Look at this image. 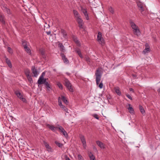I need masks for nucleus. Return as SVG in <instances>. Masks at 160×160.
<instances>
[{"instance_id": "obj_48", "label": "nucleus", "mask_w": 160, "mask_h": 160, "mask_svg": "<svg viewBox=\"0 0 160 160\" xmlns=\"http://www.w3.org/2000/svg\"><path fill=\"white\" fill-rule=\"evenodd\" d=\"M127 97L130 100H132V97L129 94H127L126 95Z\"/></svg>"}, {"instance_id": "obj_15", "label": "nucleus", "mask_w": 160, "mask_h": 160, "mask_svg": "<svg viewBox=\"0 0 160 160\" xmlns=\"http://www.w3.org/2000/svg\"><path fill=\"white\" fill-rule=\"evenodd\" d=\"M72 38L74 41L77 44V45L80 47L81 45L79 41L78 40L77 37L73 35L72 37Z\"/></svg>"}, {"instance_id": "obj_24", "label": "nucleus", "mask_w": 160, "mask_h": 160, "mask_svg": "<svg viewBox=\"0 0 160 160\" xmlns=\"http://www.w3.org/2000/svg\"><path fill=\"white\" fill-rule=\"evenodd\" d=\"M0 21L2 22V24H5V17L3 15H0Z\"/></svg>"}, {"instance_id": "obj_7", "label": "nucleus", "mask_w": 160, "mask_h": 160, "mask_svg": "<svg viewBox=\"0 0 160 160\" xmlns=\"http://www.w3.org/2000/svg\"><path fill=\"white\" fill-rule=\"evenodd\" d=\"M59 130V131L62 133L63 135H64L65 137H67L68 136V135L67 133V132L65 131L64 129L61 126H59L58 129Z\"/></svg>"}, {"instance_id": "obj_28", "label": "nucleus", "mask_w": 160, "mask_h": 160, "mask_svg": "<svg viewBox=\"0 0 160 160\" xmlns=\"http://www.w3.org/2000/svg\"><path fill=\"white\" fill-rule=\"evenodd\" d=\"M61 32L63 35V37L65 38H66L67 37V34L65 31L63 29L61 30Z\"/></svg>"}, {"instance_id": "obj_40", "label": "nucleus", "mask_w": 160, "mask_h": 160, "mask_svg": "<svg viewBox=\"0 0 160 160\" xmlns=\"http://www.w3.org/2000/svg\"><path fill=\"white\" fill-rule=\"evenodd\" d=\"M108 10L112 14H113L114 13V10L112 7H109L108 8Z\"/></svg>"}, {"instance_id": "obj_26", "label": "nucleus", "mask_w": 160, "mask_h": 160, "mask_svg": "<svg viewBox=\"0 0 160 160\" xmlns=\"http://www.w3.org/2000/svg\"><path fill=\"white\" fill-rule=\"evenodd\" d=\"M45 87L47 88V90L50 91L51 89V87L50 84L48 82H46L44 84Z\"/></svg>"}, {"instance_id": "obj_39", "label": "nucleus", "mask_w": 160, "mask_h": 160, "mask_svg": "<svg viewBox=\"0 0 160 160\" xmlns=\"http://www.w3.org/2000/svg\"><path fill=\"white\" fill-rule=\"evenodd\" d=\"M59 47L62 49V51L64 50V47L62 43H60L58 44Z\"/></svg>"}, {"instance_id": "obj_33", "label": "nucleus", "mask_w": 160, "mask_h": 160, "mask_svg": "<svg viewBox=\"0 0 160 160\" xmlns=\"http://www.w3.org/2000/svg\"><path fill=\"white\" fill-rule=\"evenodd\" d=\"M139 108L142 114H144L145 113V111L142 107V106L140 105H139Z\"/></svg>"}, {"instance_id": "obj_16", "label": "nucleus", "mask_w": 160, "mask_h": 160, "mask_svg": "<svg viewBox=\"0 0 160 160\" xmlns=\"http://www.w3.org/2000/svg\"><path fill=\"white\" fill-rule=\"evenodd\" d=\"M39 52L40 55L42 56V58L44 59H46V56L45 54V50L42 49H40L39 50Z\"/></svg>"}, {"instance_id": "obj_29", "label": "nucleus", "mask_w": 160, "mask_h": 160, "mask_svg": "<svg viewBox=\"0 0 160 160\" xmlns=\"http://www.w3.org/2000/svg\"><path fill=\"white\" fill-rule=\"evenodd\" d=\"M85 59L88 64L90 65L92 63V61L88 57H85Z\"/></svg>"}, {"instance_id": "obj_19", "label": "nucleus", "mask_w": 160, "mask_h": 160, "mask_svg": "<svg viewBox=\"0 0 160 160\" xmlns=\"http://www.w3.org/2000/svg\"><path fill=\"white\" fill-rule=\"evenodd\" d=\"M73 13L74 15L75 19L81 17L79 13L76 10H73Z\"/></svg>"}, {"instance_id": "obj_17", "label": "nucleus", "mask_w": 160, "mask_h": 160, "mask_svg": "<svg viewBox=\"0 0 160 160\" xmlns=\"http://www.w3.org/2000/svg\"><path fill=\"white\" fill-rule=\"evenodd\" d=\"M47 126L48 128L50 129L53 132H55L56 130L58 129V127H54L52 125H51L49 124L47 125Z\"/></svg>"}, {"instance_id": "obj_38", "label": "nucleus", "mask_w": 160, "mask_h": 160, "mask_svg": "<svg viewBox=\"0 0 160 160\" xmlns=\"http://www.w3.org/2000/svg\"><path fill=\"white\" fill-rule=\"evenodd\" d=\"M27 77L28 79V81L30 83H32L33 81L31 76L30 75L28 76H27Z\"/></svg>"}, {"instance_id": "obj_32", "label": "nucleus", "mask_w": 160, "mask_h": 160, "mask_svg": "<svg viewBox=\"0 0 160 160\" xmlns=\"http://www.w3.org/2000/svg\"><path fill=\"white\" fill-rule=\"evenodd\" d=\"M88 156L90 160H95V157L91 152L88 153Z\"/></svg>"}, {"instance_id": "obj_47", "label": "nucleus", "mask_w": 160, "mask_h": 160, "mask_svg": "<svg viewBox=\"0 0 160 160\" xmlns=\"http://www.w3.org/2000/svg\"><path fill=\"white\" fill-rule=\"evenodd\" d=\"M103 84H102V83L101 82L99 84V86H98V87L100 88H102L103 87Z\"/></svg>"}, {"instance_id": "obj_44", "label": "nucleus", "mask_w": 160, "mask_h": 160, "mask_svg": "<svg viewBox=\"0 0 160 160\" xmlns=\"http://www.w3.org/2000/svg\"><path fill=\"white\" fill-rule=\"evenodd\" d=\"M57 84L60 88L61 89H63V86L60 83H58Z\"/></svg>"}, {"instance_id": "obj_14", "label": "nucleus", "mask_w": 160, "mask_h": 160, "mask_svg": "<svg viewBox=\"0 0 160 160\" xmlns=\"http://www.w3.org/2000/svg\"><path fill=\"white\" fill-rule=\"evenodd\" d=\"M2 9L4 12H7L8 14H11L10 10L5 6H3L2 8Z\"/></svg>"}, {"instance_id": "obj_51", "label": "nucleus", "mask_w": 160, "mask_h": 160, "mask_svg": "<svg viewBox=\"0 0 160 160\" xmlns=\"http://www.w3.org/2000/svg\"><path fill=\"white\" fill-rule=\"evenodd\" d=\"M158 92L160 94V88L158 90Z\"/></svg>"}, {"instance_id": "obj_27", "label": "nucleus", "mask_w": 160, "mask_h": 160, "mask_svg": "<svg viewBox=\"0 0 160 160\" xmlns=\"http://www.w3.org/2000/svg\"><path fill=\"white\" fill-rule=\"evenodd\" d=\"M115 91L117 93V94L119 95L120 96L121 95V91L119 89V88L118 87H116L114 88Z\"/></svg>"}, {"instance_id": "obj_13", "label": "nucleus", "mask_w": 160, "mask_h": 160, "mask_svg": "<svg viewBox=\"0 0 160 160\" xmlns=\"http://www.w3.org/2000/svg\"><path fill=\"white\" fill-rule=\"evenodd\" d=\"M96 143L98 146L101 148L104 149L105 148V144L104 143L99 140L97 141Z\"/></svg>"}, {"instance_id": "obj_34", "label": "nucleus", "mask_w": 160, "mask_h": 160, "mask_svg": "<svg viewBox=\"0 0 160 160\" xmlns=\"http://www.w3.org/2000/svg\"><path fill=\"white\" fill-rule=\"evenodd\" d=\"M62 101L66 104H68V100L65 97L63 96H62Z\"/></svg>"}, {"instance_id": "obj_54", "label": "nucleus", "mask_w": 160, "mask_h": 160, "mask_svg": "<svg viewBox=\"0 0 160 160\" xmlns=\"http://www.w3.org/2000/svg\"><path fill=\"white\" fill-rule=\"evenodd\" d=\"M93 149H96V148H95V147H94L93 148Z\"/></svg>"}, {"instance_id": "obj_46", "label": "nucleus", "mask_w": 160, "mask_h": 160, "mask_svg": "<svg viewBox=\"0 0 160 160\" xmlns=\"http://www.w3.org/2000/svg\"><path fill=\"white\" fill-rule=\"evenodd\" d=\"M45 75V72H43L42 73L41 75L40 76V77H39L42 78H44Z\"/></svg>"}, {"instance_id": "obj_1", "label": "nucleus", "mask_w": 160, "mask_h": 160, "mask_svg": "<svg viewBox=\"0 0 160 160\" xmlns=\"http://www.w3.org/2000/svg\"><path fill=\"white\" fill-rule=\"evenodd\" d=\"M95 75L96 76V82L97 85L99 84V82L100 81L102 74L101 71L99 69H97L95 73Z\"/></svg>"}, {"instance_id": "obj_37", "label": "nucleus", "mask_w": 160, "mask_h": 160, "mask_svg": "<svg viewBox=\"0 0 160 160\" xmlns=\"http://www.w3.org/2000/svg\"><path fill=\"white\" fill-rule=\"evenodd\" d=\"M55 142L57 145L58 147L60 148L62 147V146H63V144L62 143H61L57 141H55Z\"/></svg>"}, {"instance_id": "obj_43", "label": "nucleus", "mask_w": 160, "mask_h": 160, "mask_svg": "<svg viewBox=\"0 0 160 160\" xmlns=\"http://www.w3.org/2000/svg\"><path fill=\"white\" fill-rule=\"evenodd\" d=\"M92 116L98 120L99 119V117L98 115L97 114H94L92 115Z\"/></svg>"}, {"instance_id": "obj_36", "label": "nucleus", "mask_w": 160, "mask_h": 160, "mask_svg": "<svg viewBox=\"0 0 160 160\" xmlns=\"http://www.w3.org/2000/svg\"><path fill=\"white\" fill-rule=\"evenodd\" d=\"M25 73L26 75V76H30V70L28 69H26L25 71Z\"/></svg>"}, {"instance_id": "obj_9", "label": "nucleus", "mask_w": 160, "mask_h": 160, "mask_svg": "<svg viewBox=\"0 0 160 160\" xmlns=\"http://www.w3.org/2000/svg\"><path fill=\"white\" fill-rule=\"evenodd\" d=\"M43 143L45 147L46 148L47 150L49 152H52V148L49 146V144L45 141H43Z\"/></svg>"}, {"instance_id": "obj_5", "label": "nucleus", "mask_w": 160, "mask_h": 160, "mask_svg": "<svg viewBox=\"0 0 160 160\" xmlns=\"http://www.w3.org/2000/svg\"><path fill=\"white\" fill-rule=\"evenodd\" d=\"M76 20L78 24V27L80 29L83 28V25L84 24V22L81 18V17H80L78 18H76Z\"/></svg>"}, {"instance_id": "obj_11", "label": "nucleus", "mask_w": 160, "mask_h": 160, "mask_svg": "<svg viewBox=\"0 0 160 160\" xmlns=\"http://www.w3.org/2000/svg\"><path fill=\"white\" fill-rule=\"evenodd\" d=\"M46 82V79L44 78L39 77L38 81V83L40 85L45 84Z\"/></svg>"}, {"instance_id": "obj_45", "label": "nucleus", "mask_w": 160, "mask_h": 160, "mask_svg": "<svg viewBox=\"0 0 160 160\" xmlns=\"http://www.w3.org/2000/svg\"><path fill=\"white\" fill-rule=\"evenodd\" d=\"M78 158L79 160H83L82 156L80 154L78 155Z\"/></svg>"}, {"instance_id": "obj_53", "label": "nucleus", "mask_w": 160, "mask_h": 160, "mask_svg": "<svg viewBox=\"0 0 160 160\" xmlns=\"http://www.w3.org/2000/svg\"><path fill=\"white\" fill-rule=\"evenodd\" d=\"M132 76H133V77H135L136 76H135V75H133V74L132 75Z\"/></svg>"}, {"instance_id": "obj_12", "label": "nucleus", "mask_w": 160, "mask_h": 160, "mask_svg": "<svg viewBox=\"0 0 160 160\" xmlns=\"http://www.w3.org/2000/svg\"><path fill=\"white\" fill-rule=\"evenodd\" d=\"M61 56L62 57V60L63 61L64 63L66 64L69 63V62L68 58L66 57L65 55L63 53H61Z\"/></svg>"}, {"instance_id": "obj_6", "label": "nucleus", "mask_w": 160, "mask_h": 160, "mask_svg": "<svg viewBox=\"0 0 160 160\" xmlns=\"http://www.w3.org/2000/svg\"><path fill=\"white\" fill-rule=\"evenodd\" d=\"M79 137L82 143L83 148L84 149H86V148L87 145L86 141L84 136L83 135H80Z\"/></svg>"}, {"instance_id": "obj_23", "label": "nucleus", "mask_w": 160, "mask_h": 160, "mask_svg": "<svg viewBox=\"0 0 160 160\" xmlns=\"http://www.w3.org/2000/svg\"><path fill=\"white\" fill-rule=\"evenodd\" d=\"M137 5L141 12L144 11L143 6L142 3L139 2L138 3Z\"/></svg>"}, {"instance_id": "obj_2", "label": "nucleus", "mask_w": 160, "mask_h": 160, "mask_svg": "<svg viewBox=\"0 0 160 160\" xmlns=\"http://www.w3.org/2000/svg\"><path fill=\"white\" fill-rule=\"evenodd\" d=\"M14 93L20 100H21L24 102H27L26 99L23 97V95L19 90H16L14 91Z\"/></svg>"}, {"instance_id": "obj_4", "label": "nucleus", "mask_w": 160, "mask_h": 160, "mask_svg": "<svg viewBox=\"0 0 160 160\" xmlns=\"http://www.w3.org/2000/svg\"><path fill=\"white\" fill-rule=\"evenodd\" d=\"M65 85L67 88L71 92H73V89L72 87L71 83L67 79H65Z\"/></svg>"}, {"instance_id": "obj_21", "label": "nucleus", "mask_w": 160, "mask_h": 160, "mask_svg": "<svg viewBox=\"0 0 160 160\" xmlns=\"http://www.w3.org/2000/svg\"><path fill=\"white\" fill-rule=\"evenodd\" d=\"M24 48L25 50V51L29 54V55H31V51L30 48L27 47V44H25L23 45Z\"/></svg>"}, {"instance_id": "obj_31", "label": "nucleus", "mask_w": 160, "mask_h": 160, "mask_svg": "<svg viewBox=\"0 0 160 160\" xmlns=\"http://www.w3.org/2000/svg\"><path fill=\"white\" fill-rule=\"evenodd\" d=\"M6 62L7 64L8 65V66L10 68H11L12 67V66L11 62L10 60L8 58H6Z\"/></svg>"}, {"instance_id": "obj_10", "label": "nucleus", "mask_w": 160, "mask_h": 160, "mask_svg": "<svg viewBox=\"0 0 160 160\" xmlns=\"http://www.w3.org/2000/svg\"><path fill=\"white\" fill-rule=\"evenodd\" d=\"M81 11L82 13L84 14L85 18L87 20H88L89 19L88 15L87 13V12L85 8H81Z\"/></svg>"}, {"instance_id": "obj_8", "label": "nucleus", "mask_w": 160, "mask_h": 160, "mask_svg": "<svg viewBox=\"0 0 160 160\" xmlns=\"http://www.w3.org/2000/svg\"><path fill=\"white\" fill-rule=\"evenodd\" d=\"M31 70L32 74H33V76L37 77L38 74V72L37 69L34 66H32L31 68Z\"/></svg>"}, {"instance_id": "obj_22", "label": "nucleus", "mask_w": 160, "mask_h": 160, "mask_svg": "<svg viewBox=\"0 0 160 160\" xmlns=\"http://www.w3.org/2000/svg\"><path fill=\"white\" fill-rule=\"evenodd\" d=\"M133 32L134 35L138 36L141 33L139 29L138 28L133 30Z\"/></svg>"}, {"instance_id": "obj_42", "label": "nucleus", "mask_w": 160, "mask_h": 160, "mask_svg": "<svg viewBox=\"0 0 160 160\" xmlns=\"http://www.w3.org/2000/svg\"><path fill=\"white\" fill-rule=\"evenodd\" d=\"M8 52L10 53H12V51L11 48L9 47H8Z\"/></svg>"}, {"instance_id": "obj_18", "label": "nucleus", "mask_w": 160, "mask_h": 160, "mask_svg": "<svg viewBox=\"0 0 160 160\" xmlns=\"http://www.w3.org/2000/svg\"><path fill=\"white\" fill-rule=\"evenodd\" d=\"M145 48L143 50V52L144 54L150 51V48L149 45L148 43L145 44Z\"/></svg>"}, {"instance_id": "obj_50", "label": "nucleus", "mask_w": 160, "mask_h": 160, "mask_svg": "<svg viewBox=\"0 0 160 160\" xmlns=\"http://www.w3.org/2000/svg\"><path fill=\"white\" fill-rule=\"evenodd\" d=\"M46 33L48 35H50L51 34V32L50 31L47 32Z\"/></svg>"}, {"instance_id": "obj_20", "label": "nucleus", "mask_w": 160, "mask_h": 160, "mask_svg": "<svg viewBox=\"0 0 160 160\" xmlns=\"http://www.w3.org/2000/svg\"><path fill=\"white\" fill-rule=\"evenodd\" d=\"M130 23L131 27L133 30L138 28V27L132 20L130 21Z\"/></svg>"}, {"instance_id": "obj_3", "label": "nucleus", "mask_w": 160, "mask_h": 160, "mask_svg": "<svg viewBox=\"0 0 160 160\" xmlns=\"http://www.w3.org/2000/svg\"><path fill=\"white\" fill-rule=\"evenodd\" d=\"M97 40L100 44H102L104 43V40L102 37V34L100 32L98 33Z\"/></svg>"}, {"instance_id": "obj_30", "label": "nucleus", "mask_w": 160, "mask_h": 160, "mask_svg": "<svg viewBox=\"0 0 160 160\" xmlns=\"http://www.w3.org/2000/svg\"><path fill=\"white\" fill-rule=\"evenodd\" d=\"M75 51L81 58H83V57L79 49H76Z\"/></svg>"}, {"instance_id": "obj_35", "label": "nucleus", "mask_w": 160, "mask_h": 160, "mask_svg": "<svg viewBox=\"0 0 160 160\" xmlns=\"http://www.w3.org/2000/svg\"><path fill=\"white\" fill-rule=\"evenodd\" d=\"M58 105L60 106V107L61 108H63V107L64 105H63L62 104V102H61V100L60 98L59 97L58 98Z\"/></svg>"}, {"instance_id": "obj_49", "label": "nucleus", "mask_w": 160, "mask_h": 160, "mask_svg": "<svg viewBox=\"0 0 160 160\" xmlns=\"http://www.w3.org/2000/svg\"><path fill=\"white\" fill-rule=\"evenodd\" d=\"M129 90H130V91H131V92H134L133 90V89L132 88H129Z\"/></svg>"}, {"instance_id": "obj_52", "label": "nucleus", "mask_w": 160, "mask_h": 160, "mask_svg": "<svg viewBox=\"0 0 160 160\" xmlns=\"http://www.w3.org/2000/svg\"><path fill=\"white\" fill-rule=\"evenodd\" d=\"M10 117L11 118V119L12 120V119L13 118L12 117V116H10Z\"/></svg>"}, {"instance_id": "obj_25", "label": "nucleus", "mask_w": 160, "mask_h": 160, "mask_svg": "<svg viewBox=\"0 0 160 160\" xmlns=\"http://www.w3.org/2000/svg\"><path fill=\"white\" fill-rule=\"evenodd\" d=\"M128 105L129 107L128 108L129 112L131 114H134V111L133 108L131 106V105L129 104Z\"/></svg>"}, {"instance_id": "obj_41", "label": "nucleus", "mask_w": 160, "mask_h": 160, "mask_svg": "<svg viewBox=\"0 0 160 160\" xmlns=\"http://www.w3.org/2000/svg\"><path fill=\"white\" fill-rule=\"evenodd\" d=\"M63 107V108H62V109L66 112L69 113V112H68V109L64 106Z\"/></svg>"}]
</instances>
